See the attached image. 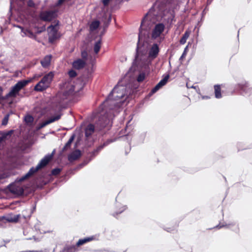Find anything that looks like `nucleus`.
<instances>
[{
    "instance_id": "0e129e2a",
    "label": "nucleus",
    "mask_w": 252,
    "mask_h": 252,
    "mask_svg": "<svg viewBox=\"0 0 252 252\" xmlns=\"http://www.w3.org/2000/svg\"><path fill=\"white\" fill-rule=\"evenodd\" d=\"M20 252H38L35 251H22Z\"/></svg>"
},
{
    "instance_id": "473e14b6",
    "label": "nucleus",
    "mask_w": 252,
    "mask_h": 252,
    "mask_svg": "<svg viewBox=\"0 0 252 252\" xmlns=\"http://www.w3.org/2000/svg\"><path fill=\"white\" fill-rule=\"evenodd\" d=\"M147 133L145 131L141 132L139 133L138 138V143L140 144L143 143L145 140V139Z\"/></svg>"
},
{
    "instance_id": "6ab92c4d",
    "label": "nucleus",
    "mask_w": 252,
    "mask_h": 252,
    "mask_svg": "<svg viewBox=\"0 0 252 252\" xmlns=\"http://www.w3.org/2000/svg\"><path fill=\"white\" fill-rule=\"evenodd\" d=\"M81 156V151L79 149H77L73 152H72L68 156V160L70 162L74 161L77 160L79 158H80Z\"/></svg>"
},
{
    "instance_id": "680f3d73",
    "label": "nucleus",
    "mask_w": 252,
    "mask_h": 252,
    "mask_svg": "<svg viewBox=\"0 0 252 252\" xmlns=\"http://www.w3.org/2000/svg\"><path fill=\"white\" fill-rule=\"evenodd\" d=\"M212 0H207V6H206L207 7V6L209 5H210L211 3Z\"/></svg>"
},
{
    "instance_id": "5fc2aeb1",
    "label": "nucleus",
    "mask_w": 252,
    "mask_h": 252,
    "mask_svg": "<svg viewBox=\"0 0 252 252\" xmlns=\"http://www.w3.org/2000/svg\"><path fill=\"white\" fill-rule=\"evenodd\" d=\"M55 153V150L54 149L51 154H48L46 155V156H49L50 157H51V159L52 158H53V157L54 156Z\"/></svg>"
},
{
    "instance_id": "7ed1b4c3",
    "label": "nucleus",
    "mask_w": 252,
    "mask_h": 252,
    "mask_svg": "<svg viewBox=\"0 0 252 252\" xmlns=\"http://www.w3.org/2000/svg\"><path fill=\"white\" fill-rule=\"evenodd\" d=\"M124 86L119 87L116 85L110 92L107 97L103 103V105L107 106L109 110H115L116 113L119 112L124 101L122 99L125 96Z\"/></svg>"
},
{
    "instance_id": "69168bd1",
    "label": "nucleus",
    "mask_w": 252,
    "mask_h": 252,
    "mask_svg": "<svg viewBox=\"0 0 252 252\" xmlns=\"http://www.w3.org/2000/svg\"><path fill=\"white\" fill-rule=\"evenodd\" d=\"M3 242H4L5 244H7V243H8L10 242V240H3Z\"/></svg>"
},
{
    "instance_id": "f3484780",
    "label": "nucleus",
    "mask_w": 252,
    "mask_h": 252,
    "mask_svg": "<svg viewBox=\"0 0 252 252\" xmlns=\"http://www.w3.org/2000/svg\"><path fill=\"white\" fill-rule=\"evenodd\" d=\"M72 67L77 70L83 68L86 65V62L81 59H78L72 63Z\"/></svg>"
},
{
    "instance_id": "9d476101",
    "label": "nucleus",
    "mask_w": 252,
    "mask_h": 252,
    "mask_svg": "<svg viewBox=\"0 0 252 252\" xmlns=\"http://www.w3.org/2000/svg\"><path fill=\"white\" fill-rule=\"evenodd\" d=\"M164 29L165 25L163 23H159L156 24L152 32V38L153 39H156L159 37Z\"/></svg>"
},
{
    "instance_id": "6e6552de",
    "label": "nucleus",
    "mask_w": 252,
    "mask_h": 252,
    "mask_svg": "<svg viewBox=\"0 0 252 252\" xmlns=\"http://www.w3.org/2000/svg\"><path fill=\"white\" fill-rule=\"evenodd\" d=\"M58 11V9L42 11L39 14V18L42 21L51 22L57 17Z\"/></svg>"
},
{
    "instance_id": "a211bd4d",
    "label": "nucleus",
    "mask_w": 252,
    "mask_h": 252,
    "mask_svg": "<svg viewBox=\"0 0 252 252\" xmlns=\"http://www.w3.org/2000/svg\"><path fill=\"white\" fill-rule=\"evenodd\" d=\"M226 228L230 229L236 234L240 232L239 225L236 221H232L226 223Z\"/></svg>"
},
{
    "instance_id": "412c9836",
    "label": "nucleus",
    "mask_w": 252,
    "mask_h": 252,
    "mask_svg": "<svg viewBox=\"0 0 252 252\" xmlns=\"http://www.w3.org/2000/svg\"><path fill=\"white\" fill-rule=\"evenodd\" d=\"M62 115V114L60 113L59 114L56 115L54 116L51 117L48 120H46V121H45L41 123H39V124H40L41 126H42V127L43 128L47 125H48L52 123H53L56 121L59 120L61 118Z\"/></svg>"
},
{
    "instance_id": "774afa93",
    "label": "nucleus",
    "mask_w": 252,
    "mask_h": 252,
    "mask_svg": "<svg viewBox=\"0 0 252 252\" xmlns=\"http://www.w3.org/2000/svg\"><path fill=\"white\" fill-rule=\"evenodd\" d=\"M17 27L20 28V29H22V27L21 26H17Z\"/></svg>"
},
{
    "instance_id": "bb28decb",
    "label": "nucleus",
    "mask_w": 252,
    "mask_h": 252,
    "mask_svg": "<svg viewBox=\"0 0 252 252\" xmlns=\"http://www.w3.org/2000/svg\"><path fill=\"white\" fill-rule=\"evenodd\" d=\"M13 130H12L6 132H0V139L2 140L3 141H4L5 140L7 139L8 137L10 136Z\"/></svg>"
},
{
    "instance_id": "9b49d317",
    "label": "nucleus",
    "mask_w": 252,
    "mask_h": 252,
    "mask_svg": "<svg viewBox=\"0 0 252 252\" xmlns=\"http://www.w3.org/2000/svg\"><path fill=\"white\" fill-rule=\"evenodd\" d=\"M15 183H16L15 182L10 183L7 186V189L12 194L18 196H23L24 194L23 188L16 186Z\"/></svg>"
},
{
    "instance_id": "c85d7f7f",
    "label": "nucleus",
    "mask_w": 252,
    "mask_h": 252,
    "mask_svg": "<svg viewBox=\"0 0 252 252\" xmlns=\"http://www.w3.org/2000/svg\"><path fill=\"white\" fill-rule=\"evenodd\" d=\"M101 38H100L99 40H98L96 42H95L94 47V50L95 54H97L98 53L100 48H101Z\"/></svg>"
},
{
    "instance_id": "a878e982",
    "label": "nucleus",
    "mask_w": 252,
    "mask_h": 252,
    "mask_svg": "<svg viewBox=\"0 0 252 252\" xmlns=\"http://www.w3.org/2000/svg\"><path fill=\"white\" fill-rule=\"evenodd\" d=\"M214 90H215V97L217 98H220L221 97V88L220 85H215L214 86Z\"/></svg>"
},
{
    "instance_id": "393cba45",
    "label": "nucleus",
    "mask_w": 252,
    "mask_h": 252,
    "mask_svg": "<svg viewBox=\"0 0 252 252\" xmlns=\"http://www.w3.org/2000/svg\"><path fill=\"white\" fill-rule=\"evenodd\" d=\"M100 25V22L98 20H95L92 22L90 25V31L93 32L98 29Z\"/></svg>"
},
{
    "instance_id": "58836bf2",
    "label": "nucleus",
    "mask_w": 252,
    "mask_h": 252,
    "mask_svg": "<svg viewBox=\"0 0 252 252\" xmlns=\"http://www.w3.org/2000/svg\"><path fill=\"white\" fill-rule=\"evenodd\" d=\"M9 116V114H7L4 116V118H3L1 121V125L2 126H6L7 124Z\"/></svg>"
},
{
    "instance_id": "2eb2a0df",
    "label": "nucleus",
    "mask_w": 252,
    "mask_h": 252,
    "mask_svg": "<svg viewBox=\"0 0 252 252\" xmlns=\"http://www.w3.org/2000/svg\"><path fill=\"white\" fill-rule=\"evenodd\" d=\"M115 211L111 214V215L114 217L116 218L117 216L122 213L125 210H126L127 208V206L126 205H123L119 202H116L115 205Z\"/></svg>"
},
{
    "instance_id": "5701e85b",
    "label": "nucleus",
    "mask_w": 252,
    "mask_h": 252,
    "mask_svg": "<svg viewBox=\"0 0 252 252\" xmlns=\"http://www.w3.org/2000/svg\"><path fill=\"white\" fill-rule=\"evenodd\" d=\"M49 87L47 85L42 83L40 81L38 82L34 87V90L36 92H43L46 90Z\"/></svg>"
},
{
    "instance_id": "8fccbe9b",
    "label": "nucleus",
    "mask_w": 252,
    "mask_h": 252,
    "mask_svg": "<svg viewBox=\"0 0 252 252\" xmlns=\"http://www.w3.org/2000/svg\"><path fill=\"white\" fill-rule=\"evenodd\" d=\"M223 227H225L226 228V223H224V224H222L221 225H220V224H219L218 225H216V226H215L214 228H218V229H220V228H223Z\"/></svg>"
},
{
    "instance_id": "de8ad7c7",
    "label": "nucleus",
    "mask_w": 252,
    "mask_h": 252,
    "mask_svg": "<svg viewBox=\"0 0 252 252\" xmlns=\"http://www.w3.org/2000/svg\"><path fill=\"white\" fill-rule=\"evenodd\" d=\"M27 32L28 33V36L29 37L33 38H34L35 37V34L32 31H31L30 30H27Z\"/></svg>"
},
{
    "instance_id": "4c0bfd02",
    "label": "nucleus",
    "mask_w": 252,
    "mask_h": 252,
    "mask_svg": "<svg viewBox=\"0 0 252 252\" xmlns=\"http://www.w3.org/2000/svg\"><path fill=\"white\" fill-rule=\"evenodd\" d=\"M40 168L38 167L37 165L36 167H32L28 173L32 176L34 173H35Z\"/></svg>"
},
{
    "instance_id": "6e6d98bb",
    "label": "nucleus",
    "mask_w": 252,
    "mask_h": 252,
    "mask_svg": "<svg viewBox=\"0 0 252 252\" xmlns=\"http://www.w3.org/2000/svg\"><path fill=\"white\" fill-rule=\"evenodd\" d=\"M7 98L5 97V95L3 96H0V104L1 103V101L7 99Z\"/></svg>"
},
{
    "instance_id": "39448f33",
    "label": "nucleus",
    "mask_w": 252,
    "mask_h": 252,
    "mask_svg": "<svg viewBox=\"0 0 252 252\" xmlns=\"http://www.w3.org/2000/svg\"><path fill=\"white\" fill-rule=\"evenodd\" d=\"M149 62L148 60L142 61L140 64H137L132 65L133 67H136L140 69V72L137 77V81L139 83L142 82L145 79L146 76L149 75L150 72V67Z\"/></svg>"
},
{
    "instance_id": "b1692460",
    "label": "nucleus",
    "mask_w": 252,
    "mask_h": 252,
    "mask_svg": "<svg viewBox=\"0 0 252 252\" xmlns=\"http://www.w3.org/2000/svg\"><path fill=\"white\" fill-rule=\"evenodd\" d=\"M51 59V55L46 56L44 58V59L40 61L41 65L44 68L48 67L50 64Z\"/></svg>"
},
{
    "instance_id": "4be33fe9",
    "label": "nucleus",
    "mask_w": 252,
    "mask_h": 252,
    "mask_svg": "<svg viewBox=\"0 0 252 252\" xmlns=\"http://www.w3.org/2000/svg\"><path fill=\"white\" fill-rule=\"evenodd\" d=\"M51 160V157L49 156L45 155L43 158H42L39 162L37 165L38 167L40 169L45 167L49 162Z\"/></svg>"
},
{
    "instance_id": "864d4df0",
    "label": "nucleus",
    "mask_w": 252,
    "mask_h": 252,
    "mask_svg": "<svg viewBox=\"0 0 252 252\" xmlns=\"http://www.w3.org/2000/svg\"><path fill=\"white\" fill-rule=\"evenodd\" d=\"M110 0H102V3L104 6H107Z\"/></svg>"
},
{
    "instance_id": "c9c22d12",
    "label": "nucleus",
    "mask_w": 252,
    "mask_h": 252,
    "mask_svg": "<svg viewBox=\"0 0 252 252\" xmlns=\"http://www.w3.org/2000/svg\"><path fill=\"white\" fill-rule=\"evenodd\" d=\"M24 120L26 124H31L34 121L33 117L31 115H27L24 118Z\"/></svg>"
},
{
    "instance_id": "ddd939ff",
    "label": "nucleus",
    "mask_w": 252,
    "mask_h": 252,
    "mask_svg": "<svg viewBox=\"0 0 252 252\" xmlns=\"http://www.w3.org/2000/svg\"><path fill=\"white\" fill-rule=\"evenodd\" d=\"M100 234H96L95 235L80 239L76 244L77 247H80L92 241H98L99 239Z\"/></svg>"
},
{
    "instance_id": "37998d69",
    "label": "nucleus",
    "mask_w": 252,
    "mask_h": 252,
    "mask_svg": "<svg viewBox=\"0 0 252 252\" xmlns=\"http://www.w3.org/2000/svg\"><path fill=\"white\" fill-rule=\"evenodd\" d=\"M68 74L70 78H74L77 75L76 71L73 69L70 70L68 72Z\"/></svg>"
},
{
    "instance_id": "49530a36",
    "label": "nucleus",
    "mask_w": 252,
    "mask_h": 252,
    "mask_svg": "<svg viewBox=\"0 0 252 252\" xmlns=\"http://www.w3.org/2000/svg\"><path fill=\"white\" fill-rule=\"evenodd\" d=\"M27 5L29 7H35V4L32 0H29L27 2Z\"/></svg>"
},
{
    "instance_id": "72a5a7b5",
    "label": "nucleus",
    "mask_w": 252,
    "mask_h": 252,
    "mask_svg": "<svg viewBox=\"0 0 252 252\" xmlns=\"http://www.w3.org/2000/svg\"><path fill=\"white\" fill-rule=\"evenodd\" d=\"M189 32L186 31L184 34L183 35L182 37L180 40V43L181 44H184L187 41V39L189 37Z\"/></svg>"
},
{
    "instance_id": "0eeeda50",
    "label": "nucleus",
    "mask_w": 252,
    "mask_h": 252,
    "mask_svg": "<svg viewBox=\"0 0 252 252\" xmlns=\"http://www.w3.org/2000/svg\"><path fill=\"white\" fill-rule=\"evenodd\" d=\"M235 90L240 95L244 96L252 95V87H250L249 83L245 80L236 84Z\"/></svg>"
},
{
    "instance_id": "1a4fd4ad",
    "label": "nucleus",
    "mask_w": 252,
    "mask_h": 252,
    "mask_svg": "<svg viewBox=\"0 0 252 252\" xmlns=\"http://www.w3.org/2000/svg\"><path fill=\"white\" fill-rule=\"evenodd\" d=\"M113 141L110 139H108L104 142L103 144L97 147L93 151L89 152L88 154V157L92 160L94 159L105 147L108 146L110 143L112 142Z\"/></svg>"
},
{
    "instance_id": "7c9ffc66",
    "label": "nucleus",
    "mask_w": 252,
    "mask_h": 252,
    "mask_svg": "<svg viewBox=\"0 0 252 252\" xmlns=\"http://www.w3.org/2000/svg\"><path fill=\"white\" fill-rule=\"evenodd\" d=\"M103 18H104L106 20L104 22L103 27L104 31H105L106 29L108 27V26L111 22V15H109L108 17L106 15L105 16V17H104Z\"/></svg>"
},
{
    "instance_id": "f03ea898",
    "label": "nucleus",
    "mask_w": 252,
    "mask_h": 252,
    "mask_svg": "<svg viewBox=\"0 0 252 252\" xmlns=\"http://www.w3.org/2000/svg\"><path fill=\"white\" fill-rule=\"evenodd\" d=\"M78 81H81L83 85L80 88L75 91L76 86H74L73 83L71 80L65 81L60 85L61 89L62 91L57 93L55 97L53 98L51 108L53 110L58 112H61L64 108L66 107V101L67 97L69 95H73L81 90L85 85L83 82L82 78H78Z\"/></svg>"
},
{
    "instance_id": "c756f323",
    "label": "nucleus",
    "mask_w": 252,
    "mask_h": 252,
    "mask_svg": "<svg viewBox=\"0 0 252 252\" xmlns=\"http://www.w3.org/2000/svg\"><path fill=\"white\" fill-rule=\"evenodd\" d=\"M160 87H159L158 84H157L150 91V92L145 97L146 99L149 98L151 96H152L154 94H155L157 92H158Z\"/></svg>"
},
{
    "instance_id": "dca6fc26",
    "label": "nucleus",
    "mask_w": 252,
    "mask_h": 252,
    "mask_svg": "<svg viewBox=\"0 0 252 252\" xmlns=\"http://www.w3.org/2000/svg\"><path fill=\"white\" fill-rule=\"evenodd\" d=\"M54 75V73L52 72H49L47 74H45L40 81L49 87L53 80Z\"/></svg>"
},
{
    "instance_id": "ea45409f",
    "label": "nucleus",
    "mask_w": 252,
    "mask_h": 252,
    "mask_svg": "<svg viewBox=\"0 0 252 252\" xmlns=\"http://www.w3.org/2000/svg\"><path fill=\"white\" fill-rule=\"evenodd\" d=\"M91 160L89 158L88 156L86 157L83 161L79 165V167L81 168L86 165H87Z\"/></svg>"
},
{
    "instance_id": "13d9d810",
    "label": "nucleus",
    "mask_w": 252,
    "mask_h": 252,
    "mask_svg": "<svg viewBox=\"0 0 252 252\" xmlns=\"http://www.w3.org/2000/svg\"><path fill=\"white\" fill-rule=\"evenodd\" d=\"M41 128H42V126H41V125L40 124H39L36 126V130L37 131H38L40 129H41Z\"/></svg>"
},
{
    "instance_id": "f704fd0d",
    "label": "nucleus",
    "mask_w": 252,
    "mask_h": 252,
    "mask_svg": "<svg viewBox=\"0 0 252 252\" xmlns=\"http://www.w3.org/2000/svg\"><path fill=\"white\" fill-rule=\"evenodd\" d=\"M75 248V246L74 245L66 246L60 252H72Z\"/></svg>"
},
{
    "instance_id": "4d7b16f0",
    "label": "nucleus",
    "mask_w": 252,
    "mask_h": 252,
    "mask_svg": "<svg viewBox=\"0 0 252 252\" xmlns=\"http://www.w3.org/2000/svg\"><path fill=\"white\" fill-rule=\"evenodd\" d=\"M207 9H208L207 7H206V8L202 12V13H201L202 18H203L204 17V15H205V14H206L205 10Z\"/></svg>"
},
{
    "instance_id": "cd10ccee",
    "label": "nucleus",
    "mask_w": 252,
    "mask_h": 252,
    "mask_svg": "<svg viewBox=\"0 0 252 252\" xmlns=\"http://www.w3.org/2000/svg\"><path fill=\"white\" fill-rule=\"evenodd\" d=\"M169 78V75L167 74L165 75L160 81L157 84L158 86L161 88L163 86H165Z\"/></svg>"
},
{
    "instance_id": "052dcab7",
    "label": "nucleus",
    "mask_w": 252,
    "mask_h": 252,
    "mask_svg": "<svg viewBox=\"0 0 252 252\" xmlns=\"http://www.w3.org/2000/svg\"><path fill=\"white\" fill-rule=\"evenodd\" d=\"M36 209V202L34 203V205L32 207V213H33V212Z\"/></svg>"
},
{
    "instance_id": "e433bc0d",
    "label": "nucleus",
    "mask_w": 252,
    "mask_h": 252,
    "mask_svg": "<svg viewBox=\"0 0 252 252\" xmlns=\"http://www.w3.org/2000/svg\"><path fill=\"white\" fill-rule=\"evenodd\" d=\"M62 169L59 167H56L52 170L50 175L57 176L61 172Z\"/></svg>"
},
{
    "instance_id": "338daca9",
    "label": "nucleus",
    "mask_w": 252,
    "mask_h": 252,
    "mask_svg": "<svg viewBox=\"0 0 252 252\" xmlns=\"http://www.w3.org/2000/svg\"><path fill=\"white\" fill-rule=\"evenodd\" d=\"M105 32V31L103 30V32H102L101 33H100V36H101Z\"/></svg>"
},
{
    "instance_id": "603ef678",
    "label": "nucleus",
    "mask_w": 252,
    "mask_h": 252,
    "mask_svg": "<svg viewBox=\"0 0 252 252\" xmlns=\"http://www.w3.org/2000/svg\"><path fill=\"white\" fill-rule=\"evenodd\" d=\"M75 137V135L74 134H73V135H72L70 136V137L69 138V139H68V141L69 142H70L71 143H72L74 140Z\"/></svg>"
},
{
    "instance_id": "09e8293b",
    "label": "nucleus",
    "mask_w": 252,
    "mask_h": 252,
    "mask_svg": "<svg viewBox=\"0 0 252 252\" xmlns=\"http://www.w3.org/2000/svg\"><path fill=\"white\" fill-rule=\"evenodd\" d=\"M9 177V175H8L7 173H3L1 174H0V180L7 178Z\"/></svg>"
},
{
    "instance_id": "4468645a",
    "label": "nucleus",
    "mask_w": 252,
    "mask_h": 252,
    "mask_svg": "<svg viewBox=\"0 0 252 252\" xmlns=\"http://www.w3.org/2000/svg\"><path fill=\"white\" fill-rule=\"evenodd\" d=\"M159 52V48L158 44L157 43H154L151 48H150L149 54H148V59H151L152 60H154L157 57Z\"/></svg>"
},
{
    "instance_id": "79ce46f5",
    "label": "nucleus",
    "mask_w": 252,
    "mask_h": 252,
    "mask_svg": "<svg viewBox=\"0 0 252 252\" xmlns=\"http://www.w3.org/2000/svg\"><path fill=\"white\" fill-rule=\"evenodd\" d=\"M81 57L82 59L85 61L88 60V54L86 50H84L81 51Z\"/></svg>"
},
{
    "instance_id": "a19ab883",
    "label": "nucleus",
    "mask_w": 252,
    "mask_h": 252,
    "mask_svg": "<svg viewBox=\"0 0 252 252\" xmlns=\"http://www.w3.org/2000/svg\"><path fill=\"white\" fill-rule=\"evenodd\" d=\"M71 144L70 142H69L68 141L66 143L64 147L63 148L61 153L65 152L67 150L70 148ZM62 154V153H61Z\"/></svg>"
},
{
    "instance_id": "3c124183",
    "label": "nucleus",
    "mask_w": 252,
    "mask_h": 252,
    "mask_svg": "<svg viewBox=\"0 0 252 252\" xmlns=\"http://www.w3.org/2000/svg\"><path fill=\"white\" fill-rule=\"evenodd\" d=\"M66 0H58L57 2L56 3V6H60Z\"/></svg>"
},
{
    "instance_id": "bf43d9fd",
    "label": "nucleus",
    "mask_w": 252,
    "mask_h": 252,
    "mask_svg": "<svg viewBox=\"0 0 252 252\" xmlns=\"http://www.w3.org/2000/svg\"><path fill=\"white\" fill-rule=\"evenodd\" d=\"M164 229L169 232H171L172 231L174 230L173 229L171 228H164Z\"/></svg>"
},
{
    "instance_id": "2f4dec72",
    "label": "nucleus",
    "mask_w": 252,
    "mask_h": 252,
    "mask_svg": "<svg viewBox=\"0 0 252 252\" xmlns=\"http://www.w3.org/2000/svg\"><path fill=\"white\" fill-rule=\"evenodd\" d=\"M31 176L27 172L26 174H25L21 177L16 178L15 180V182L16 183H21L26 180L27 179L30 177Z\"/></svg>"
},
{
    "instance_id": "aec40b11",
    "label": "nucleus",
    "mask_w": 252,
    "mask_h": 252,
    "mask_svg": "<svg viewBox=\"0 0 252 252\" xmlns=\"http://www.w3.org/2000/svg\"><path fill=\"white\" fill-rule=\"evenodd\" d=\"M96 130L95 125L89 124L85 129V135L86 138H89Z\"/></svg>"
},
{
    "instance_id": "a18cd8bd",
    "label": "nucleus",
    "mask_w": 252,
    "mask_h": 252,
    "mask_svg": "<svg viewBox=\"0 0 252 252\" xmlns=\"http://www.w3.org/2000/svg\"><path fill=\"white\" fill-rule=\"evenodd\" d=\"M188 51V45H187L184 49L183 53H182V55L180 57L179 60L181 61L186 56L187 53Z\"/></svg>"
},
{
    "instance_id": "c03bdc74",
    "label": "nucleus",
    "mask_w": 252,
    "mask_h": 252,
    "mask_svg": "<svg viewBox=\"0 0 252 252\" xmlns=\"http://www.w3.org/2000/svg\"><path fill=\"white\" fill-rule=\"evenodd\" d=\"M19 218V215H15L13 217H11L8 219V221L9 222H16L18 221Z\"/></svg>"
},
{
    "instance_id": "f8f14e48",
    "label": "nucleus",
    "mask_w": 252,
    "mask_h": 252,
    "mask_svg": "<svg viewBox=\"0 0 252 252\" xmlns=\"http://www.w3.org/2000/svg\"><path fill=\"white\" fill-rule=\"evenodd\" d=\"M58 25L59 21H58L57 23L55 25H51L48 27V28L52 29V34L48 37V41L50 43H54L56 40L59 39L61 37L60 33L55 28V27Z\"/></svg>"
},
{
    "instance_id": "e2e57ef3",
    "label": "nucleus",
    "mask_w": 252,
    "mask_h": 252,
    "mask_svg": "<svg viewBox=\"0 0 252 252\" xmlns=\"http://www.w3.org/2000/svg\"><path fill=\"white\" fill-rule=\"evenodd\" d=\"M2 88L1 87H0V96H2Z\"/></svg>"
},
{
    "instance_id": "f257e3e1",
    "label": "nucleus",
    "mask_w": 252,
    "mask_h": 252,
    "mask_svg": "<svg viewBox=\"0 0 252 252\" xmlns=\"http://www.w3.org/2000/svg\"><path fill=\"white\" fill-rule=\"evenodd\" d=\"M155 8L154 6H153L145 14L141 21L139 30L138 40L137 43L135 55L132 62V65L140 64L142 61L145 60H148L149 62V64H151V61L146 56L147 50L144 47V41L149 37L150 31L153 25L148 19L157 15V14L155 13Z\"/></svg>"
},
{
    "instance_id": "423d86ee",
    "label": "nucleus",
    "mask_w": 252,
    "mask_h": 252,
    "mask_svg": "<svg viewBox=\"0 0 252 252\" xmlns=\"http://www.w3.org/2000/svg\"><path fill=\"white\" fill-rule=\"evenodd\" d=\"M31 80H21L12 86L10 91L5 95V97L8 99L10 97L15 98L19 94L20 91L26 87L30 82Z\"/></svg>"
},
{
    "instance_id": "20e7f679",
    "label": "nucleus",
    "mask_w": 252,
    "mask_h": 252,
    "mask_svg": "<svg viewBox=\"0 0 252 252\" xmlns=\"http://www.w3.org/2000/svg\"><path fill=\"white\" fill-rule=\"evenodd\" d=\"M103 109L105 112L101 114L95 122L96 130H101L106 127L109 129L112 125V119L115 117L116 113L115 110H109L107 106L103 105Z\"/></svg>"
}]
</instances>
